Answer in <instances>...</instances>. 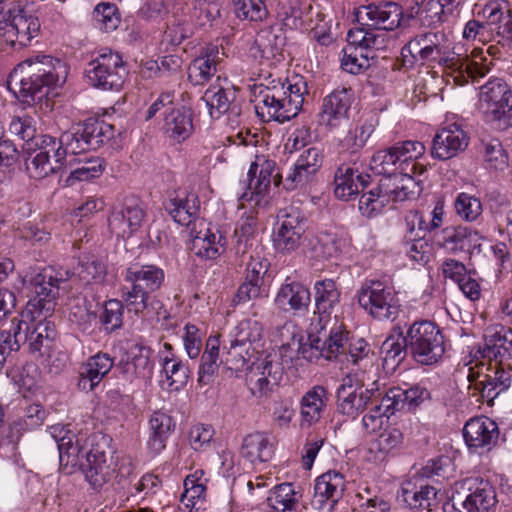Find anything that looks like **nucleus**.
<instances>
[{"label": "nucleus", "mask_w": 512, "mask_h": 512, "mask_svg": "<svg viewBox=\"0 0 512 512\" xmlns=\"http://www.w3.org/2000/svg\"><path fill=\"white\" fill-rule=\"evenodd\" d=\"M443 33L427 32L415 36L403 50H407L415 59L423 62L438 61L446 68L468 72L469 75H484L488 71L487 57L481 48H475L468 55L463 47H454L446 55L442 46Z\"/></svg>", "instance_id": "nucleus-1"}, {"label": "nucleus", "mask_w": 512, "mask_h": 512, "mask_svg": "<svg viewBox=\"0 0 512 512\" xmlns=\"http://www.w3.org/2000/svg\"><path fill=\"white\" fill-rule=\"evenodd\" d=\"M255 109L262 118L280 123L291 120L300 112L305 95H308L307 82L301 76H293L287 82L272 80L269 85H259Z\"/></svg>", "instance_id": "nucleus-2"}, {"label": "nucleus", "mask_w": 512, "mask_h": 512, "mask_svg": "<svg viewBox=\"0 0 512 512\" xmlns=\"http://www.w3.org/2000/svg\"><path fill=\"white\" fill-rule=\"evenodd\" d=\"M62 62L50 55H36L18 64L8 77V86L20 101L30 104L41 99L58 81Z\"/></svg>", "instance_id": "nucleus-3"}, {"label": "nucleus", "mask_w": 512, "mask_h": 512, "mask_svg": "<svg viewBox=\"0 0 512 512\" xmlns=\"http://www.w3.org/2000/svg\"><path fill=\"white\" fill-rule=\"evenodd\" d=\"M164 280L163 269L156 265L131 264L124 273V281L129 284V287L123 288V300L128 311L139 315L151 308L166 319L168 314L163 309V304L152 296L162 287Z\"/></svg>", "instance_id": "nucleus-4"}, {"label": "nucleus", "mask_w": 512, "mask_h": 512, "mask_svg": "<svg viewBox=\"0 0 512 512\" xmlns=\"http://www.w3.org/2000/svg\"><path fill=\"white\" fill-rule=\"evenodd\" d=\"M425 153V146L419 141H402L394 145L376 151L370 160V169L380 175L393 174L397 172L423 174L426 168L417 162Z\"/></svg>", "instance_id": "nucleus-5"}, {"label": "nucleus", "mask_w": 512, "mask_h": 512, "mask_svg": "<svg viewBox=\"0 0 512 512\" xmlns=\"http://www.w3.org/2000/svg\"><path fill=\"white\" fill-rule=\"evenodd\" d=\"M403 341L412 358L421 365L437 363L445 353L444 336L438 326L428 320L414 322Z\"/></svg>", "instance_id": "nucleus-6"}, {"label": "nucleus", "mask_w": 512, "mask_h": 512, "mask_svg": "<svg viewBox=\"0 0 512 512\" xmlns=\"http://www.w3.org/2000/svg\"><path fill=\"white\" fill-rule=\"evenodd\" d=\"M113 137V127L104 121L89 119L71 127L56 139L63 161L67 154L77 155L96 150Z\"/></svg>", "instance_id": "nucleus-7"}, {"label": "nucleus", "mask_w": 512, "mask_h": 512, "mask_svg": "<svg viewBox=\"0 0 512 512\" xmlns=\"http://www.w3.org/2000/svg\"><path fill=\"white\" fill-rule=\"evenodd\" d=\"M48 316L31 311H22L11 320L10 330L15 340V348L27 344L29 352H41L49 347L56 336L55 325L47 320Z\"/></svg>", "instance_id": "nucleus-8"}, {"label": "nucleus", "mask_w": 512, "mask_h": 512, "mask_svg": "<svg viewBox=\"0 0 512 512\" xmlns=\"http://www.w3.org/2000/svg\"><path fill=\"white\" fill-rule=\"evenodd\" d=\"M249 183L247 190L239 198L241 206L249 203L252 208H265L270 203V186L281 183V175L276 172L275 161L264 155H257L248 171Z\"/></svg>", "instance_id": "nucleus-9"}, {"label": "nucleus", "mask_w": 512, "mask_h": 512, "mask_svg": "<svg viewBox=\"0 0 512 512\" xmlns=\"http://www.w3.org/2000/svg\"><path fill=\"white\" fill-rule=\"evenodd\" d=\"M479 102L489 121L499 129L512 127V88L501 78H492L480 88Z\"/></svg>", "instance_id": "nucleus-10"}, {"label": "nucleus", "mask_w": 512, "mask_h": 512, "mask_svg": "<svg viewBox=\"0 0 512 512\" xmlns=\"http://www.w3.org/2000/svg\"><path fill=\"white\" fill-rule=\"evenodd\" d=\"M127 73L120 54L110 49H103L88 63L85 70L88 83L103 90L121 89Z\"/></svg>", "instance_id": "nucleus-11"}, {"label": "nucleus", "mask_w": 512, "mask_h": 512, "mask_svg": "<svg viewBox=\"0 0 512 512\" xmlns=\"http://www.w3.org/2000/svg\"><path fill=\"white\" fill-rule=\"evenodd\" d=\"M361 308L378 320H394L398 315L399 304L392 287L378 281L366 280L357 291Z\"/></svg>", "instance_id": "nucleus-12"}, {"label": "nucleus", "mask_w": 512, "mask_h": 512, "mask_svg": "<svg viewBox=\"0 0 512 512\" xmlns=\"http://www.w3.org/2000/svg\"><path fill=\"white\" fill-rule=\"evenodd\" d=\"M318 327L314 321L310 323V349L326 360L341 359L347 349L349 332L342 320L337 316L330 318L327 324Z\"/></svg>", "instance_id": "nucleus-13"}, {"label": "nucleus", "mask_w": 512, "mask_h": 512, "mask_svg": "<svg viewBox=\"0 0 512 512\" xmlns=\"http://www.w3.org/2000/svg\"><path fill=\"white\" fill-rule=\"evenodd\" d=\"M25 149L28 152L25 160L26 171L31 178L43 179L56 173L64 164L63 151L59 152L56 138L50 135H39Z\"/></svg>", "instance_id": "nucleus-14"}, {"label": "nucleus", "mask_w": 512, "mask_h": 512, "mask_svg": "<svg viewBox=\"0 0 512 512\" xmlns=\"http://www.w3.org/2000/svg\"><path fill=\"white\" fill-rule=\"evenodd\" d=\"M461 488L469 493L465 497L460 493L453 496L451 502L445 503V512H489L496 505L495 490L487 480L467 478Z\"/></svg>", "instance_id": "nucleus-15"}, {"label": "nucleus", "mask_w": 512, "mask_h": 512, "mask_svg": "<svg viewBox=\"0 0 512 512\" xmlns=\"http://www.w3.org/2000/svg\"><path fill=\"white\" fill-rule=\"evenodd\" d=\"M31 283L34 286L35 296L29 300L25 311L45 316L52 315L65 279L59 276L55 269L47 267L36 274Z\"/></svg>", "instance_id": "nucleus-16"}, {"label": "nucleus", "mask_w": 512, "mask_h": 512, "mask_svg": "<svg viewBox=\"0 0 512 512\" xmlns=\"http://www.w3.org/2000/svg\"><path fill=\"white\" fill-rule=\"evenodd\" d=\"M354 15L357 23L369 30L392 31L400 26L403 9L395 2L384 1L361 5Z\"/></svg>", "instance_id": "nucleus-17"}, {"label": "nucleus", "mask_w": 512, "mask_h": 512, "mask_svg": "<svg viewBox=\"0 0 512 512\" xmlns=\"http://www.w3.org/2000/svg\"><path fill=\"white\" fill-rule=\"evenodd\" d=\"M70 425L55 424L50 427V434L54 438L58 450L60 465L64 467H80L86 458L89 449L86 446L85 434H75L69 429Z\"/></svg>", "instance_id": "nucleus-18"}, {"label": "nucleus", "mask_w": 512, "mask_h": 512, "mask_svg": "<svg viewBox=\"0 0 512 512\" xmlns=\"http://www.w3.org/2000/svg\"><path fill=\"white\" fill-rule=\"evenodd\" d=\"M435 244L451 254L480 250L484 237L477 230L463 225L447 226L433 234Z\"/></svg>", "instance_id": "nucleus-19"}, {"label": "nucleus", "mask_w": 512, "mask_h": 512, "mask_svg": "<svg viewBox=\"0 0 512 512\" xmlns=\"http://www.w3.org/2000/svg\"><path fill=\"white\" fill-rule=\"evenodd\" d=\"M145 216L137 198H126L122 204L113 208L108 218L109 229L117 237L129 238L141 228Z\"/></svg>", "instance_id": "nucleus-20"}, {"label": "nucleus", "mask_w": 512, "mask_h": 512, "mask_svg": "<svg viewBox=\"0 0 512 512\" xmlns=\"http://www.w3.org/2000/svg\"><path fill=\"white\" fill-rule=\"evenodd\" d=\"M191 250L205 260H214L226 250V237L218 230L208 227L203 220L190 228Z\"/></svg>", "instance_id": "nucleus-21"}, {"label": "nucleus", "mask_w": 512, "mask_h": 512, "mask_svg": "<svg viewBox=\"0 0 512 512\" xmlns=\"http://www.w3.org/2000/svg\"><path fill=\"white\" fill-rule=\"evenodd\" d=\"M463 437L470 450L490 451L498 441L499 428L497 423L488 417H474L466 422Z\"/></svg>", "instance_id": "nucleus-22"}, {"label": "nucleus", "mask_w": 512, "mask_h": 512, "mask_svg": "<svg viewBox=\"0 0 512 512\" xmlns=\"http://www.w3.org/2000/svg\"><path fill=\"white\" fill-rule=\"evenodd\" d=\"M280 226L276 232L274 243L277 249L282 252H291L296 250L301 243L305 232V219L298 208L290 206L283 209Z\"/></svg>", "instance_id": "nucleus-23"}, {"label": "nucleus", "mask_w": 512, "mask_h": 512, "mask_svg": "<svg viewBox=\"0 0 512 512\" xmlns=\"http://www.w3.org/2000/svg\"><path fill=\"white\" fill-rule=\"evenodd\" d=\"M284 369L280 362L265 360L253 367L247 377L251 394L257 398L268 397L280 384Z\"/></svg>", "instance_id": "nucleus-24"}, {"label": "nucleus", "mask_w": 512, "mask_h": 512, "mask_svg": "<svg viewBox=\"0 0 512 512\" xmlns=\"http://www.w3.org/2000/svg\"><path fill=\"white\" fill-rule=\"evenodd\" d=\"M469 143V137L463 128L452 123L442 127L433 139L431 154L439 160H448L464 151Z\"/></svg>", "instance_id": "nucleus-25"}, {"label": "nucleus", "mask_w": 512, "mask_h": 512, "mask_svg": "<svg viewBox=\"0 0 512 512\" xmlns=\"http://www.w3.org/2000/svg\"><path fill=\"white\" fill-rule=\"evenodd\" d=\"M346 481L344 475L336 470H330L316 478L312 505L322 509L326 505L332 509L342 498Z\"/></svg>", "instance_id": "nucleus-26"}, {"label": "nucleus", "mask_w": 512, "mask_h": 512, "mask_svg": "<svg viewBox=\"0 0 512 512\" xmlns=\"http://www.w3.org/2000/svg\"><path fill=\"white\" fill-rule=\"evenodd\" d=\"M225 55L223 48L209 43L202 47L199 55L188 67V79L193 85H203L216 74L217 66Z\"/></svg>", "instance_id": "nucleus-27"}, {"label": "nucleus", "mask_w": 512, "mask_h": 512, "mask_svg": "<svg viewBox=\"0 0 512 512\" xmlns=\"http://www.w3.org/2000/svg\"><path fill=\"white\" fill-rule=\"evenodd\" d=\"M314 325L322 327L330 321L332 311L340 302L341 291L333 279L318 280L314 284Z\"/></svg>", "instance_id": "nucleus-28"}, {"label": "nucleus", "mask_w": 512, "mask_h": 512, "mask_svg": "<svg viewBox=\"0 0 512 512\" xmlns=\"http://www.w3.org/2000/svg\"><path fill=\"white\" fill-rule=\"evenodd\" d=\"M114 366V359L105 352L90 356L79 368L77 387L80 391L91 392L108 375Z\"/></svg>", "instance_id": "nucleus-29"}, {"label": "nucleus", "mask_w": 512, "mask_h": 512, "mask_svg": "<svg viewBox=\"0 0 512 512\" xmlns=\"http://www.w3.org/2000/svg\"><path fill=\"white\" fill-rule=\"evenodd\" d=\"M351 104L352 93L350 89L334 90L323 99L319 122L330 128L340 126L343 121L347 120Z\"/></svg>", "instance_id": "nucleus-30"}, {"label": "nucleus", "mask_w": 512, "mask_h": 512, "mask_svg": "<svg viewBox=\"0 0 512 512\" xmlns=\"http://www.w3.org/2000/svg\"><path fill=\"white\" fill-rule=\"evenodd\" d=\"M310 302L311 293L308 287L289 278L280 286L275 297V304L278 308L293 314L307 312Z\"/></svg>", "instance_id": "nucleus-31"}, {"label": "nucleus", "mask_w": 512, "mask_h": 512, "mask_svg": "<svg viewBox=\"0 0 512 512\" xmlns=\"http://www.w3.org/2000/svg\"><path fill=\"white\" fill-rule=\"evenodd\" d=\"M286 43V37L281 29L272 26L261 29L250 48L255 59L280 61Z\"/></svg>", "instance_id": "nucleus-32"}, {"label": "nucleus", "mask_w": 512, "mask_h": 512, "mask_svg": "<svg viewBox=\"0 0 512 512\" xmlns=\"http://www.w3.org/2000/svg\"><path fill=\"white\" fill-rule=\"evenodd\" d=\"M371 177L363 174L353 167L341 165L335 172L334 194L338 199L348 201L360 191L369 187Z\"/></svg>", "instance_id": "nucleus-33"}, {"label": "nucleus", "mask_w": 512, "mask_h": 512, "mask_svg": "<svg viewBox=\"0 0 512 512\" xmlns=\"http://www.w3.org/2000/svg\"><path fill=\"white\" fill-rule=\"evenodd\" d=\"M165 210L169 215L180 225H185L189 229L195 222V216L199 210V201L196 195L190 194L186 191L175 192L165 202Z\"/></svg>", "instance_id": "nucleus-34"}, {"label": "nucleus", "mask_w": 512, "mask_h": 512, "mask_svg": "<svg viewBox=\"0 0 512 512\" xmlns=\"http://www.w3.org/2000/svg\"><path fill=\"white\" fill-rule=\"evenodd\" d=\"M327 401V390L323 386L317 385L305 392L300 400V427L309 428L318 423Z\"/></svg>", "instance_id": "nucleus-35"}, {"label": "nucleus", "mask_w": 512, "mask_h": 512, "mask_svg": "<svg viewBox=\"0 0 512 512\" xmlns=\"http://www.w3.org/2000/svg\"><path fill=\"white\" fill-rule=\"evenodd\" d=\"M161 387L170 391H179L184 388L190 376L186 363L177 355L169 353L161 358Z\"/></svg>", "instance_id": "nucleus-36"}, {"label": "nucleus", "mask_w": 512, "mask_h": 512, "mask_svg": "<svg viewBox=\"0 0 512 512\" xmlns=\"http://www.w3.org/2000/svg\"><path fill=\"white\" fill-rule=\"evenodd\" d=\"M79 468L95 489L102 487L110 478L111 469L107 464L106 454L98 448L86 452V458Z\"/></svg>", "instance_id": "nucleus-37"}, {"label": "nucleus", "mask_w": 512, "mask_h": 512, "mask_svg": "<svg viewBox=\"0 0 512 512\" xmlns=\"http://www.w3.org/2000/svg\"><path fill=\"white\" fill-rule=\"evenodd\" d=\"M202 100L209 109L212 118H219L222 114L231 111L239 113L238 106L234 103L235 92L225 89L220 85H211L204 93Z\"/></svg>", "instance_id": "nucleus-38"}, {"label": "nucleus", "mask_w": 512, "mask_h": 512, "mask_svg": "<svg viewBox=\"0 0 512 512\" xmlns=\"http://www.w3.org/2000/svg\"><path fill=\"white\" fill-rule=\"evenodd\" d=\"M273 454L274 446L267 434L255 432L244 438L241 455L252 464L267 462Z\"/></svg>", "instance_id": "nucleus-39"}, {"label": "nucleus", "mask_w": 512, "mask_h": 512, "mask_svg": "<svg viewBox=\"0 0 512 512\" xmlns=\"http://www.w3.org/2000/svg\"><path fill=\"white\" fill-rule=\"evenodd\" d=\"M168 110L164 116V133L174 140H185L193 129L190 111L184 107L168 108Z\"/></svg>", "instance_id": "nucleus-40"}, {"label": "nucleus", "mask_w": 512, "mask_h": 512, "mask_svg": "<svg viewBox=\"0 0 512 512\" xmlns=\"http://www.w3.org/2000/svg\"><path fill=\"white\" fill-rule=\"evenodd\" d=\"M220 341L216 336H210L206 341L205 350L201 356L198 383L201 386L211 384L218 374L219 366L224 363L219 360Z\"/></svg>", "instance_id": "nucleus-41"}, {"label": "nucleus", "mask_w": 512, "mask_h": 512, "mask_svg": "<svg viewBox=\"0 0 512 512\" xmlns=\"http://www.w3.org/2000/svg\"><path fill=\"white\" fill-rule=\"evenodd\" d=\"M151 434L148 440L149 448L156 454L166 447V441L175 428L172 417L163 412L155 411L149 420Z\"/></svg>", "instance_id": "nucleus-42"}, {"label": "nucleus", "mask_w": 512, "mask_h": 512, "mask_svg": "<svg viewBox=\"0 0 512 512\" xmlns=\"http://www.w3.org/2000/svg\"><path fill=\"white\" fill-rule=\"evenodd\" d=\"M485 351L488 357L499 362L512 360V329L500 327L490 330L485 337Z\"/></svg>", "instance_id": "nucleus-43"}, {"label": "nucleus", "mask_w": 512, "mask_h": 512, "mask_svg": "<svg viewBox=\"0 0 512 512\" xmlns=\"http://www.w3.org/2000/svg\"><path fill=\"white\" fill-rule=\"evenodd\" d=\"M374 403V391L368 388L337 396L338 411L351 418H356Z\"/></svg>", "instance_id": "nucleus-44"}, {"label": "nucleus", "mask_w": 512, "mask_h": 512, "mask_svg": "<svg viewBox=\"0 0 512 512\" xmlns=\"http://www.w3.org/2000/svg\"><path fill=\"white\" fill-rule=\"evenodd\" d=\"M438 490L429 485L420 486L415 490L402 489V501L411 509L418 512H430L436 507L438 501Z\"/></svg>", "instance_id": "nucleus-45"}, {"label": "nucleus", "mask_w": 512, "mask_h": 512, "mask_svg": "<svg viewBox=\"0 0 512 512\" xmlns=\"http://www.w3.org/2000/svg\"><path fill=\"white\" fill-rule=\"evenodd\" d=\"M300 495L290 483L276 486L267 498L268 506L276 512H297Z\"/></svg>", "instance_id": "nucleus-46"}, {"label": "nucleus", "mask_w": 512, "mask_h": 512, "mask_svg": "<svg viewBox=\"0 0 512 512\" xmlns=\"http://www.w3.org/2000/svg\"><path fill=\"white\" fill-rule=\"evenodd\" d=\"M311 9L312 6L307 1L290 0L287 4L282 5L278 16L287 28L298 29L303 26Z\"/></svg>", "instance_id": "nucleus-47"}, {"label": "nucleus", "mask_w": 512, "mask_h": 512, "mask_svg": "<svg viewBox=\"0 0 512 512\" xmlns=\"http://www.w3.org/2000/svg\"><path fill=\"white\" fill-rule=\"evenodd\" d=\"M184 488V493L180 499V512H192L193 509L199 510L205 499L206 486L197 482L196 478L186 477Z\"/></svg>", "instance_id": "nucleus-48"}, {"label": "nucleus", "mask_w": 512, "mask_h": 512, "mask_svg": "<svg viewBox=\"0 0 512 512\" xmlns=\"http://www.w3.org/2000/svg\"><path fill=\"white\" fill-rule=\"evenodd\" d=\"M419 174V169L415 173L397 172L394 181V193L391 195V201H405L414 198L421 191L420 180L414 178Z\"/></svg>", "instance_id": "nucleus-49"}, {"label": "nucleus", "mask_w": 512, "mask_h": 512, "mask_svg": "<svg viewBox=\"0 0 512 512\" xmlns=\"http://www.w3.org/2000/svg\"><path fill=\"white\" fill-rule=\"evenodd\" d=\"M233 3L235 14L240 20L262 22L269 15L265 0H233Z\"/></svg>", "instance_id": "nucleus-50"}, {"label": "nucleus", "mask_w": 512, "mask_h": 512, "mask_svg": "<svg viewBox=\"0 0 512 512\" xmlns=\"http://www.w3.org/2000/svg\"><path fill=\"white\" fill-rule=\"evenodd\" d=\"M11 20L20 38V48L26 46L39 32L40 23L35 16L27 15L20 10L11 17Z\"/></svg>", "instance_id": "nucleus-51"}, {"label": "nucleus", "mask_w": 512, "mask_h": 512, "mask_svg": "<svg viewBox=\"0 0 512 512\" xmlns=\"http://www.w3.org/2000/svg\"><path fill=\"white\" fill-rule=\"evenodd\" d=\"M484 376L489 378V381L486 382V390L482 387L486 393L487 402L493 401L500 392L507 390L511 385V373L499 367L498 364H495L494 368H490L489 374L484 373Z\"/></svg>", "instance_id": "nucleus-52"}, {"label": "nucleus", "mask_w": 512, "mask_h": 512, "mask_svg": "<svg viewBox=\"0 0 512 512\" xmlns=\"http://www.w3.org/2000/svg\"><path fill=\"white\" fill-rule=\"evenodd\" d=\"M95 26L105 32L114 31L120 24V16L115 4L100 3L93 11Z\"/></svg>", "instance_id": "nucleus-53"}, {"label": "nucleus", "mask_w": 512, "mask_h": 512, "mask_svg": "<svg viewBox=\"0 0 512 512\" xmlns=\"http://www.w3.org/2000/svg\"><path fill=\"white\" fill-rule=\"evenodd\" d=\"M361 196L359 199V211L362 215L371 218L383 211L385 206L388 204L386 202V196L381 195L377 187H373L369 190L360 191Z\"/></svg>", "instance_id": "nucleus-54"}, {"label": "nucleus", "mask_w": 512, "mask_h": 512, "mask_svg": "<svg viewBox=\"0 0 512 512\" xmlns=\"http://www.w3.org/2000/svg\"><path fill=\"white\" fill-rule=\"evenodd\" d=\"M106 274V264L95 256H88L80 262L78 276L85 283L102 282Z\"/></svg>", "instance_id": "nucleus-55"}, {"label": "nucleus", "mask_w": 512, "mask_h": 512, "mask_svg": "<svg viewBox=\"0 0 512 512\" xmlns=\"http://www.w3.org/2000/svg\"><path fill=\"white\" fill-rule=\"evenodd\" d=\"M343 53L342 68L351 74H358L362 70L367 69L370 66V59L375 57V55H370V53L360 52V58H357V49L353 46H346L343 49Z\"/></svg>", "instance_id": "nucleus-56"}, {"label": "nucleus", "mask_w": 512, "mask_h": 512, "mask_svg": "<svg viewBox=\"0 0 512 512\" xmlns=\"http://www.w3.org/2000/svg\"><path fill=\"white\" fill-rule=\"evenodd\" d=\"M453 472V462L449 456L445 455L430 459L421 469L422 475L427 478L448 479Z\"/></svg>", "instance_id": "nucleus-57"}, {"label": "nucleus", "mask_w": 512, "mask_h": 512, "mask_svg": "<svg viewBox=\"0 0 512 512\" xmlns=\"http://www.w3.org/2000/svg\"><path fill=\"white\" fill-rule=\"evenodd\" d=\"M456 213L466 221H475L482 213L480 200L467 193H460L454 203Z\"/></svg>", "instance_id": "nucleus-58"}, {"label": "nucleus", "mask_w": 512, "mask_h": 512, "mask_svg": "<svg viewBox=\"0 0 512 512\" xmlns=\"http://www.w3.org/2000/svg\"><path fill=\"white\" fill-rule=\"evenodd\" d=\"M102 160L99 158L85 159L81 165L70 172L67 181L73 184L74 181H88L99 177L102 173Z\"/></svg>", "instance_id": "nucleus-59"}, {"label": "nucleus", "mask_w": 512, "mask_h": 512, "mask_svg": "<svg viewBox=\"0 0 512 512\" xmlns=\"http://www.w3.org/2000/svg\"><path fill=\"white\" fill-rule=\"evenodd\" d=\"M404 436L400 429L390 427L385 429L375 440V448L386 455L401 448Z\"/></svg>", "instance_id": "nucleus-60"}, {"label": "nucleus", "mask_w": 512, "mask_h": 512, "mask_svg": "<svg viewBox=\"0 0 512 512\" xmlns=\"http://www.w3.org/2000/svg\"><path fill=\"white\" fill-rule=\"evenodd\" d=\"M9 131L24 140L26 148H28L29 142H34L39 136L36 135L33 119L27 115L14 117L9 124Z\"/></svg>", "instance_id": "nucleus-61"}, {"label": "nucleus", "mask_w": 512, "mask_h": 512, "mask_svg": "<svg viewBox=\"0 0 512 512\" xmlns=\"http://www.w3.org/2000/svg\"><path fill=\"white\" fill-rule=\"evenodd\" d=\"M122 371L127 379L145 378L151 373V364L149 357L141 352L134 355L131 359L122 364Z\"/></svg>", "instance_id": "nucleus-62"}, {"label": "nucleus", "mask_w": 512, "mask_h": 512, "mask_svg": "<svg viewBox=\"0 0 512 512\" xmlns=\"http://www.w3.org/2000/svg\"><path fill=\"white\" fill-rule=\"evenodd\" d=\"M124 306L122 301L110 299L104 305L101 322L106 330L114 331L122 326Z\"/></svg>", "instance_id": "nucleus-63"}, {"label": "nucleus", "mask_w": 512, "mask_h": 512, "mask_svg": "<svg viewBox=\"0 0 512 512\" xmlns=\"http://www.w3.org/2000/svg\"><path fill=\"white\" fill-rule=\"evenodd\" d=\"M262 337V328L256 321L244 320L236 328L234 339L237 343L251 348Z\"/></svg>", "instance_id": "nucleus-64"}]
</instances>
